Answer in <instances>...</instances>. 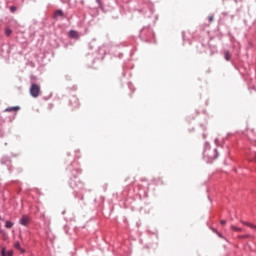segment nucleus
<instances>
[{
  "instance_id": "obj_3",
  "label": "nucleus",
  "mask_w": 256,
  "mask_h": 256,
  "mask_svg": "<svg viewBox=\"0 0 256 256\" xmlns=\"http://www.w3.org/2000/svg\"><path fill=\"white\" fill-rule=\"evenodd\" d=\"M70 105L73 109H77L79 107V98H77V96H72L70 98Z\"/></svg>"
},
{
  "instance_id": "obj_20",
  "label": "nucleus",
  "mask_w": 256,
  "mask_h": 256,
  "mask_svg": "<svg viewBox=\"0 0 256 256\" xmlns=\"http://www.w3.org/2000/svg\"><path fill=\"white\" fill-rule=\"evenodd\" d=\"M0 220H1V217H0Z\"/></svg>"
},
{
  "instance_id": "obj_18",
  "label": "nucleus",
  "mask_w": 256,
  "mask_h": 256,
  "mask_svg": "<svg viewBox=\"0 0 256 256\" xmlns=\"http://www.w3.org/2000/svg\"><path fill=\"white\" fill-rule=\"evenodd\" d=\"M220 223H221V225H226V224H227V221L221 220Z\"/></svg>"
},
{
  "instance_id": "obj_19",
  "label": "nucleus",
  "mask_w": 256,
  "mask_h": 256,
  "mask_svg": "<svg viewBox=\"0 0 256 256\" xmlns=\"http://www.w3.org/2000/svg\"><path fill=\"white\" fill-rule=\"evenodd\" d=\"M101 0H97V2L99 3Z\"/></svg>"
},
{
  "instance_id": "obj_7",
  "label": "nucleus",
  "mask_w": 256,
  "mask_h": 256,
  "mask_svg": "<svg viewBox=\"0 0 256 256\" xmlns=\"http://www.w3.org/2000/svg\"><path fill=\"white\" fill-rule=\"evenodd\" d=\"M242 225H246L247 227H250V229H256V225L251 223V222H245V221H241Z\"/></svg>"
},
{
  "instance_id": "obj_17",
  "label": "nucleus",
  "mask_w": 256,
  "mask_h": 256,
  "mask_svg": "<svg viewBox=\"0 0 256 256\" xmlns=\"http://www.w3.org/2000/svg\"><path fill=\"white\" fill-rule=\"evenodd\" d=\"M240 239H247V237H249V235H243V236H239Z\"/></svg>"
},
{
  "instance_id": "obj_4",
  "label": "nucleus",
  "mask_w": 256,
  "mask_h": 256,
  "mask_svg": "<svg viewBox=\"0 0 256 256\" xmlns=\"http://www.w3.org/2000/svg\"><path fill=\"white\" fill-rule=\"evenodd\" d=\"M65 19V13L63 12V10H56L53 14V19Z\"/></svg>"
},
{
  "instance_id": "obj_16",
  "label": "nucleus",
  "mask_w": 256,
  "mask_h": 256,
  "mask_svg": "<svg viewBox=\"0 0 256 256\" xmlns=\"http://www.w3.org/2000/svg\"><path fill=\"white\" fill-rule=\"evenodd\" d=\"M213 19H214V18H213V15L209 16V17H208L209 23H212Z\"/></svg>"
},
{
  "instance_id": "obj_8",
  "label": "nucleus",
  "mask_w": 256,
  "mask_h": 256,
  "mask_svg": "<svg viewBox=\"0 0 256 256\" xmlns=\"http://www.w3.org/2000/svg\"><path fill=\"white\" fill-rule=\"evenodd\" d=\"M1 255L2 256H13V251L10 250L8 252H5V248H2Z\"/></svg>"
},
{
  "instance_id": "obj_5",
  "label": "nucleus",
  "mask_w": 256,
  "mask_h": 256,
  "mask_svg": "<svg viewBox=\"0 0 256 256\" xmlns=\"http://www.w3.org/2000/svg\"><path fill=\"white\" fill-rule=\"evenodd\" d=\"M69 38L70 39H79V33L75 30H71L69 32Z\"/></svg>"
},
{
  "instance_id": "obj_2",
  "label": "nucleus",
  "mask_w": 256,
  "mask_h": 256,
  "mask_svg": "<svg viewBox=\"0 0 256 256\" xmlns=\"http://www.w3.org/2000/svg\"><path fill=\"white\" fill-rule=\"evenodd\" d=\"M20 225H23L24 227H27L29 223H31V217L29 215H23L21 219L19 220Z\"/></svg>"
},
{
  "instance_id": "obj_11",
  "label": "nucleus",
  "mask_w": 256,
  "mask_h": 256,
  "mask_svg": "<svg viewBox=\"0 0 256 256\" xmlns=\"http://www.w3.org/2000/svg\"><path fill=\"white\" fill-rule=\"evenodd\" d=\"M14 247H15V249H18L19 251H21L23 253V249H21V244L19 242H15Z\"/></svg>"
},
{
  "instance_id": "obj_12",
  "label": "nucleus",
  "mask_w": 256,
  "mask_h": 256,
  "mask_svg": "<svg viewBox=\"0 0 256 256\" xmlns=\"http://www.w3.org/2000/svg\"><path fill=\"white\" fill-rule=\"evenodd\" d=\"M224 56L226 61H229L231 59V54H229V51H225Z\"/></svg>"
},
{
  "instance_id": "obj_13",
  "label": "nucleus",
  "mask_w": 256,
  "mask_h": 256,
  "mask_svg": "<svg viewBox=\"0 0 256 256\" xmlns=\"http://www.w3.org/2000/svg\"><path fill=\"white\" fill-rule=\"evenodd\" d=\"M213 155L212 159H217L218 153L216 149L213 150Z\"/></svg>"
},
{
  "instance_id": "obj_10",
  "label": "nucleus",
  "mask_w": 256,
  "mask_h": 256,
  "mask_svg": "<svg viewBox=\"0 0 256 256\" xmlns=\"http://www.w3.org/2000/svg\"><path fill=\"white\" fill-rule=\"evenodd\" d=\"M13 222H11V221H6V223H5V227H6V229H13Z\"/></svg>"
},
{
  "instance_id": "obj_9",
  "label": "nucleus",
  "mask_w": 256,
  "mask_h": 256,
  "mask_svg": "<svg viewBox=\"0 0 256 256\" xmlns=\"http://www.w3.org/2000/svg\"><path fill=\"white\" fill-rule=\"evenodd\" d=\"M230 229H231V231H237L238 233H241V231H243V229H241L235 225H231Z\"/></svg>"
},
{
  "instance_id": "obj_14",
  "label": "nucleus",
  "mask_w": 256,
  "mask_h": 256,
  "mask_svg": "<svg viewBox=\"0 0 256 256\" xmlns=\"http://www.w3.org/2000/svg\"><path fill=\"white\" fill-rule=\"evenodd\" d=\"M5 33H6V35L9 37V35H11L12 31H11V29L6 28Z\"/></svg>"
},
{
  "instance_id": "obj_15",
  "label": "nucleus",
  "mask_w": 256,
  "mask_h": 256,
  "mask_svg": "<svg viewBox=\"0 0 256 256\" xmlns=\"http://www.w3.org/2000/svg\"><path fill=\"white\" fill-rule=\"evenodd\" d=\"M10 11H11L12 13H15V11H17V7L11 6V7H10Z\"/></svg>"
},
{
  "instance_id": "obj_1",
  "label": "nucleus",
  "mask_w": 256,
  "mask_h": 256,
  "mask_svg": "<svg viewBox=\"0 0 256 256\" xmlns=\"http://www.w3.org/2000/svg\"><path fill=\"white\" fill-rule=\"evenodd\" d=\"M30 95L34 98L39 97V95H41V86H39V84H32L30 86Z\"/></svg>"
},
{
  "instance_id": "obj_6",
  "label": "nucleus",
  "mask_w": 256,
  "mask_h": 256,
  "mask_svg": "<svg viewBox=\"0 0 256 256\" xmlns=\"http://www.w3.org/2000/svg\"><path fill=\"white\" fill-rule=\"evenodd\" d=\"M19 109H20L19 106L8 107V108L5 109V112L6 113H11V112L14 111L16 113V111H19Z\"/></svg>"
}]
</instances>
